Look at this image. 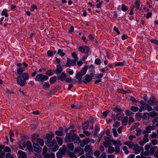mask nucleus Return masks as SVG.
Wrapping results in <instances>:
<instances>
[{
    "mask_svg": "<svg viewBox=\"0 0 158 158\" xmlns=\"http://www.w3.org/2000/svg\"><path fill=\"white\" fill-rule=\"evenodd\" d=\"M78 49L81 52L84 53H88L89 50V47L87 46H81Z\"/></svg>",
    "mask_w": 158,
    "mask_h": 158,
    "instance_id": "0eeeda50",
    "label": "nucleus"
},
{
    "mask_svg": "<svg viewBox=\"0 0 158 158\" xmlns=\"http://www.w3.org/2000/svg\"><path fill=\"white\" fill-rule=\"evenodd\" d=\"M57 80V77L56 76L54 77L51 78L49 80L50 83L53 84L56 82Z\"/></svg>",
    "mask_w": 158,
    "mask_h": 158,
    "instance_id": "ea45409f",
    "label": "nucleus"
},
{
    "mask_svg": "<svg viewBox=\"0 0 158 158\" xmlns=\"http://www.w3.org/2000/svg\"><path fill=\"white\" fill-rule=\"evenodd\" d=\"M112 131L115 137H117L118 135V134L117 132L116 129L115 128H113L112 129Z\"/></svg>",
    "mask_w": 158,
    "mask_h": 158,
    "instance_id": "5fc2aeb1",
    "label": "nucleus"
},
{
    "mask_svg": "<svg viewBox=\"0 0 158 158\" xmlns=\"http://www.w3.org/2000/svg\"><path fill=\"white\" fill-rule=\"evenodd\" d=\"M131 110L134 112H136L138 110V108L137 107L133 106L131 107Z\"/></svg>",
    "mask_w": 158,
    "mask_h": 158,
    "instance_id": "338daca9",
    "label": "nucleus"
},
{
    "mask_svg": "<svg viewBox=\"0 0 158 158\" xmlns=\"http://www.w3.org/2000/svg\"><path fill=\"white\" fill-rule=\"evenodd\" d=\"M26 81L24 79L19 76L17 77V82L21 86L23 87L25 85L26 82Z\"/></svg>",
    "mask_w": 158,
    "mask_h": 158,
    "instance_id": "6e6552de",
    "label": "nucleus"
},
{
    "mask_svg": "<svg viewBox=\"0 0 158 158\" xmlns=\"http://www.w3.org/2000/svg\"><path fill=\"white\" fill-rule=\"evenodd\" d=\"M121 6V9L123 11H125L127 10V8L126 6L124 5L123 4H122Z\"/></svg>",
    "mask_w": 158,
    "mask_h": 158,
    "instance_id": "e2e57ef3",
    "label": "nucleus"
},
{
    "mask_svg": "<svg viewBox=\"0 0 158 158\" xmlns=\"http://www.w3.org/2000/svg\"><path fill=\"white\" fill-rule=\"evenodd\" d=\"M71 138L70 137V133H67L66 135L65 138L64 139V141L66 142H71Z\"/></svg>",
    "mask_w": 158,
    "mask_h": 158,
    "instance_id": "412c9836",
    "label": "nucleus"
},
{
    "mask_svg": "<svg viewBox=\"0 0 158 158\" xmlns=\"http://www.w3.org/2000/svg\"><path fill=\"white\" fill-rule=\"evenodd\" d=\"M27 149L30 152L33 150V147L31 142L30 141H27Z\"/></svg>",
    "mask_w": 158,
    "mask_h": 158,
    "instance_id": "4be33fe9",
    "label": "nucleus"
},
{
    "mask_svg": "<svg viewBox=\"0 0 158 158\" xmlns=\"http://www.w3.org/2000/svg\"><path fill=\"white\" fill-rule=\"evenodd\" d=\"M39 134L37 133L34 134H32L31 136V139L32 142L33 143L35 140L39 137Z\"/></svg>",
    "mask_w": 158,
    "mask_h": 158,
    "instance_id": "a878e982",
    "label": "nucleus"
},
{
    "mask_svg": "<svg viewBox=\"0 0 158 158\" xmlns=\"http://www.w3.org/2000/svg\"><path fill=\"white\" fill-rule=\"evenodd\" d=\"M26 81L24 79L19 76L17 77V82L21 86L23 87L25 85L26 82Z\"/></svg>",
    "mask_w": 158,
    "mask_h": 158,
    "instance_id": "1a4fd4ad",
    "label": "nucleus"
},
{
    "mask_svg": "<svg viewBox=\"0 0 158 158\" xmlns=\"http://www.w3.org/2000/svg\"><path fill=\"white\" fill-rule=\"evenodd\" d=\"M91 146L89 145H87L85 147L84 151L86 152H89L91 150Z\"/></svg>",
    "mask_w": 158,
    "mask_h": 158,
    "instance_id": "58836bf2",
    "label": "nucleus"
},
{
    "mask_svg": "<svg viewBox=\"0 0 158 158\" xmlns=\"http://www.w3.org/2000/svg\"><path fill=\"white\" fill-rule=\"evenodd\" d=\"M54 74L53 72L52 71V70H49L46 71V74L49 76H50Z\"/></svg>",
    "mask_w": 158,
    "mask_h": 158,
    "instance_id": "37998d69",
    "label": "nucleus"
},
{
    "mask_svg": "<svg viewBox=\"0 0 158 158\" xmlns=\"http://www.w3.org/2000/svg\"><path fill=\"white\" fill-rule=\"evenodd\" d=\"M126 112V115L128 116H130L131 115L132 116L134 114L133 113L131 112L130 111L128 110H127Z\"/></svg>",
    "mask_w": 158,
    "mask_h": 158,
    "instance_id": "4d7b16f0",
    "label": "nucleus"
},
{
    "mask_svg": "<svg viewBox=\"0 0 158 158\" xmlns=\"http://www.w3.org/2000/svg\"><path fill=\"white\" fill-rule=\"evenodd\" d=\"M113 110L116 113H120L122 112V110L121 109L117 107L114 108Z\"/></svg>",
    "mask_w": 158,
    "mask_h": 158,
    "instance_id": "8fccbe9b",
    "label": "nucleus"
},
{
    "mask_svg": "<svg viewBox=\"0 0 158 158\" xmlns=\"http://www.w3.org/2000/svg\"><path fill=\"white\" fill-rule=\"evenodd\" d=\"M18 153L19 155V158H27V155L25 152L21 151H19Z\"/></svg>",
    "mask_w": 158,
    "mask_h": 158,
    "instance_id": "a211bd4d",
    "label": "nucleus"
},
{
    "mask_svg": "<svg viewBox=\"0 0 158 158\" xmlns=\"http://www.w3.org/2000/svg\"><path fill=\"white\" fill-rule=\"evenodd\" d=\"M55 134L59 136H62L63 135V132L62 131H56L55 132Z\"/></svg>",
    "mask_w": 158,
    "mask_h": 158,
    "instance_id": "79ce46f5",
    "label": "nucleus"
},
{
    "mask_svg": "<svg viewBox=\"0 0 158 158\" xmlns=\"http://www.w3.org/2000/svg\"><path fill=\"white\" fill-rule=\"evenodd\" d=\"M63 52V49H58V50L57 53L58 54H59L60 56H64L65 55V54Z\"/></svg>",
    "mask_w": 158,
    "mask_h": 158,
    "instance_id": "2f4dec72",
    "label": "nucleus"
},
{
    "mask_svg": "<svg viewBox=\"0 0 158 158\" xmlns=\"http://www.w3.org/2000/svg\"><path fill=\"white\" fill-rule=\"evenodd\" d=\"M136 131L137 132L136 135L137 136L140 135L141 133V130L139 128H138L136 129Z\"/></svg>",
    "mask_w": 158,
    "mask_h": 158,
    "instance_id": "3c124183",
    "label": "nucleus"
},
{
    "mask_svg": "<svg viewBox=\"0 0 158 158\" xmlns=\"http://www.w3.org/2000/svg\"><path fill=\"white\" fill-rule=\"evenodd\" d=\"M95 62L97 64H100L101 63V60L100 59L97 58L95 60Z\"/></svg>",
    "mask_w": 158,
    "mask_h": 158,
    "instance_id": "680f3d73",
    "label": "nucleus"
},
{
    "mask_svg": "<svg viewBox=\"0 0 158 158\" xmlns=\"http://www.w3.org/2000/svg\"><path fill=\"white\" fill-rule=\"evenodd\" d=\"M37 142L39 143L41 146H43L44 145V141L43 139H38L37 140Z\"/></svg>",
    "mask_w": 158,
    "mask_h": 158,
    "instance_id": "a19ab883",
    "label": "nucleus"
},
{
    "mask_svg": "<svg viewBox=\"0 0 158 158\" xmlns=\"http://www.w3.org/2000/svg\"><path fill=\"white\" fill-rule=\"evenodd\" d=\"M87 71V68L84 67L80 72L77 73L76 75V78L78 80V83L80 84L82 82L81 80L83 76L84 75Z\"/></svg>",
    "mask_w": 158,
    "mask_h": 158,
    "instance_id": "f03ea898",
    "label": "nucleus"
},
{
    "mask_svg": "<svg viewBox=\"0 0 158 158\" xmlns=\"http://www.w3.org/2000/svg\"><path fill=\"white\" fill-rule=\"evenodd\" d=\"M89 121H87L85 122L82 125V128L84 130L87 129L89 127Z\"/></svg>",
    "mask_w": 158,
    "mask_h": 158,
    "instance_id": "6ab92c4d",
    "label": "nucleus"
},
{
    "mask_svg": "<svg viewBox=\"0 0 158 158\" xmlns=\"http://www.w3.org/2000/svg\"><path fill=\"white\" fill-rule=\"evenodd\" d=\"M55 154L53 153H47L44 156V158H54Z\"/></svg>",
    "mask_w": 158,
    "mask_h": 158,
    "instance_id": "cd10ccee",
    "label": "nucleus"
},
{
    "mask_svg": "<svg viewBox=\"0 0 158 158\" xmlns=\"http://www.w3.org/2000/svg\"><path fill=\"white\" fill-rule=\"evenodd\" d=\"M67 77V76L64 74V72H62L61 74V75L60 77H58V80H60L61 81H64Z\"/></svg>",
    "mask_w": 158,
    "mask_h": 158,
    "instance_id": "b1692460",
    "label": "nucleus"
},
{
    "mask_svg": "<svg viewBox=\"0 0 158 158\" xmlns=\"http://www.w3.org/2000/svg\"><path fill=\"white\" fill-rule=\"evenodd\" d=\"M125 144L127 145L130 148H132L134 145V143L132 141L127 142Z\"/></svg>",
    "mask_w": 158,
    "mask_h": 158,
    "instance_id": "7c9ffc66",
    "label": "nucleus"
},
{
    "mask_svg": "<svg viewBox=\"0 0 158 158\" xmlns=\"http://www.w3.org/2000/svg\"><path fill=\"white\" fill-rule=\"evenodd\" d=\"M56 141L53 140L52 141L51 140H47L45 142V144L47 146L49 147H52L56 143Z\"/></svg>",
    "mask_w": 158,
    "mask_h": 158,
    "instance_id": "f3484780",
    "label": "nucleus"
},
{
    "mask_svg": "<svg viewBox=\"0 0 158 158\" xmlns=\"http://www.w3.org/2000/svg\"><path fill=\"white\" fill-rule=\"evenodd\" d=\"M48 77L46 75H44L42 74H37L35 78V80L36 81H40L43 82L44 81L47 80Z\"/></svg>",
    "mask_w": 158,
    "mask_h": 158,
    "instance_id": "7ed1b4c3",
    "label": "nucleus"
},
{
    "mask_svg": "<svg viewBox=\"0 0 158 158\" xmlns=\"http://www.w3.org/2000/svg\"><path fill=\"white\" fill-rule=\"evenodd\" d=\"M33 147L35 152L37 153H40L41 151V148L37 143H34Z\"/></svg>",
    "mask_w": 158,
    "mask_h": 158,
    "instance_id": "dca6fc26",
    "label": "nucleus"
},
{
    "mask_svg": "<svg viewBox=\"0 0 158 158\" xmlns=\"http://www.w3.org/2000/svg\"><path fill=\"white\" fill-rule=\"evenodd\" d=\"M72 56L74 58V60L77 61L78 59L77 55L75 52H73L72 54Z\"/></svg>",
    "mask_w": 158,
    "mask_h": 158,
    "instance_id": "a18cd8bd",
    "label": "nucleus"
},
{
    "mask_svg": "<svg viewBox=\"0 0 158 158\" xmlns=\"http://www.w3.org/2000/svg\"><path fill=\"white\" fill-rule=\"evenodd\" d=\"M128 121V118L127 116H125L122 120V123L123 126L127 125Z\"/></svg>",
    "mask_w": 158,
    "mask_h": 158,
    "instance_id": "c85d7f7f",
    "label": "nucleus"
},
{
    "mask_svg": "<svg viewBox=\"0 0 158 158\" xmlns=\"http://www.w3.org/2000/svg\"><path fill=\"white\" fill-rule=\"evenodd\" d=\"M59 146L57 144H56L55 145L54 147L53 148H52L50 149V150L52 152H55L56 151H57L59 148Z\"/></svg>",
    "mask_w": 158,
    "mask_h": 158,
    "instance_id": "c03bdc74",
    "label": "nucleus"
},
{
    "mask_svg": "<svg viewBox=\"0 0 158 158\" xmlns=\"http://www.w3.org/2000/svg\"><path fill=\"white\" fill-rule=\"evenodd\" d=\"M71 142L74 141V143H78L81 142L79 137L77 136L76 134H74L71 136Z\"/></svg>",
    "mask_w": 158,
    "mask_h": 158,
    "instance_id": "2eb2a0df",
    "label": "nucleus"
},
{
    "mask_svg": "<svg viewBox=\"0 0 158 158\" xmlns=\"http://www.w3.org/2000/svg\"><path fill=\"white\" fill-rule=\"evenodd\" d=\"M83 150L81 147L79 148V151H78V156H80L82 155L83 154Z\"/></svg>",
    "mask_w": 158,
    "mask_h": 158,
    "instance_id": "603ef678",
    "label": "nucleus"
},
{
    "mask_svg": "<svg viewBox=\"0 0 158 158\" xmlns=\"http://www.w3.org/2000/svg\"><path fill=\"white\" fill-rule=\"evenodd\" d=\"M6 158H14L13 156L12 155H11V154L10 153H8L6 154Z\"/></svg>",
    "mask_w": 158,
    "mask_h": 158,
    "instance_id": "774afa93",
    "label": "nucleus"
},
{
    "mask_svg": "<svg viewBox=\"0 0 158 158\" xmlns=\"http://www.w3.org/2000/svg\"><path fill=\"white\" fill-rule=\"evenodd\" d=\"M54 136L53 133L51 134H48L46 135V137L48 139V140H51L53 137H54Z\"/></svg>",
    "mask_w": 158,
    "mask_h": 158,
    "instance_id": "c756f323",
    "label": "nucleus"
},
{
    "mask_svg": "<svg viewBox=\"0 0 158 158\" xmlns=\"http://www.w3.org/2000/svg\"><path fill=\"white\" fill-rule=\"evenodd\" d=\"M65 153V151L62 148H60L59 149L58 152L56 154V156L58 158H62Z\"/></svg>",
    "mask_w": 158,
    "mask_h": 158,
    "instance_id": "4468645a",
    "label": "nucleus"
},
{
    "mask_svg": "<svg viewBox=\"0 0 158 158\" xmlns=\"http://www.w3.org/2000/svg\"><path fill=\"white\" fill-rule=\"evenodd\" d=\"M157 102L156 101L155 99L153 97H151L148 101V106H153L155 105Z\"/></svg>",
    "mask_w": 158,
    "mask_h": 158,
    "instance_id": "ddd939ff",
    "label": "nucleus"
},
{
    "mask_svg": "<svg viewBox=\"0 0 158 158\" xmlns=\"http://www.w3.org/2000/svg\"><path fill=\"white\" fill-rule=\"evenodd\" d=\"M103 76V74L102 73L100 74H97L95 75V77L96 79H99L101 78Z\"/></svg>",
    "mask_w": 158,
    "mask_h": 158,
    "instance_id": "bf43d9fd",
    "label": "nucleus"
},
{
    "mask_svg": "<svg viewBox=\"0 0 158 158\" xmlns=\"http://www.w3.org/2000/svg\"><path fill=\"white\" fill-rule=\"evenodd\" d=\"M50 87V85L48 83L46 82L43 85V88L44 89L49 88Z\"/></svg>",
    "mask_w": 158,
    "mask_h": 158,
    "instance_id": "4c0bfd02",
    "label": "nucleus"
},
{
    "mask_svg": "<svg viewBox=\"0 0 158 158\" xmlns=\"http://www.w3.org/2000/svg\"><path fill=\"white\" fill-rule=\"evenodd\" d=\"M147 115H149V113H144L143 114V116L142 117V118L143 120H145L147 119Z\"/></svg>",
    "mask_w": 158,
    "mask_h": 158,
    "instance_id": "052dcab7",
    "label": "nucleus"
},
{
    "mask_svg": "<svg viewBox=\"0 0 158 158\" xmlns=\"http://www.w3.org/2000/svg\"><path fill=\"white\" fill-rule=\"evenodd\" d=\"M154 127L158 126V116L155 118L152 121Z\"/></svg>",
    "mask_w": 158,
    "mask_h": 158,
    "instance_id": "5701e85b",
    "label": "nucleus"
},
{
    "mask_svg": "<svg viewBox=\"0 0 158 158\" xmlns=\"http://www.w3.org/2000/svg\"><path fill=\"white\" fill-rule=\"evenodd\" d=\"M139 124L138 123H134L133 125L131 126V130L137 128L139 126Z\"/></svg>",
    "mask_w": 158,
    "mask_h": 158,
    "instance_id": "6e6d98bb",
    "label": "nucleus"
},
{
    "mask_svg": "<svg viewBox=\"0 0 158 158\" xmlns=\"http://www.w3.org/2000/svg\"><path fill=\"white\" fill-rule=\"evenodd\" d=\"M68 148L71 151L73 150L74 148V146L73 143H70L68 144Z\"/></svg>",
    "mask_w": 158,
    "mask_h": 158,
    "instance_id": "e433bc0d",
    "label": "nucleus"
},
{
    "mask_svg": "<svg viewBox=\"0 0 158 158\" xmlns=\"http://www.w3.org/2000/svg\"><path fill=\"white\" fill-rule=\"evenodd\" d=\"M134 122V120L133 118L131 117L129 118L128 124H130L131 123H133Z\"/></svg>",
    "mask_w": 158,
    "mask_h": 158,
    "instance_id": "69168bd1",
    "label": "nucleus"
},
{
    "mask_svg": "<svg viewBox=\"0 0 158 158\" xmlns=\"http://www.w3.org/2000/svg\"><path fill=\"white\" fill-rule=\"evenodd\" d=\"M139 2H140V1H136L135 2V7H136V9L137 10H138V9H139V6H140Z\"/></svg>",
    "mask_w": 158,
    "mask_h": 158,
    "instance_id": "de8ad7c7",
    "label": "nucleus"
},
{
    "mask_svg": "<svg viewBox=\"0 0 158 158\" xmlns=\"http://www.w3.org/2000/svg\"><path fill=\"white\" fill-rule=\"evenodd\" d=\"M148 134H146L144 135V137L143 139V140L144 141L145 143L147 142L148 141Z\"/></svg>",
    "mask_w": 158,
    "mask_h": 158,
    "instance_id": "09e8293b",
    "label": "nucleus"
},
{
    "mask_svg": "<svg viewBox=\"0 0 158 158\" xmlns=\"http://www.w3.org/2000/svg\"><path fill=\"white\" fill-rule=\"evenodd\" d=\"M149 114L150 117L152 118L158 116V113L154 111L150 112Z\"/></svg>",
    "mask_w": 158,
    "mask_h": 158,
    "instance_id": "393cba45",
    "label": "nucleus"
},
{
    "mask_svg": "<svg viewBox=\"0 0 158 158\" xmlns=\"http://www.w3.org/2000/svg\"><path fill=\"white\" fill-rule=\"evenodd\" d=\"M25 69L19 68L17 69V73L19 75V77L24 79L26 81L28 80L29 78L28 74L26 72L23 73Z\"/></svg>",
    "mask_w": 158,
    "mask_h": 158,
    "instance_id": "f257e3e1",
    "label": "nucleus"
},
{
    "mask_svg": "<svg viewBox=\"0 0 158 158\" xmlns=\"http://www.w3.org/2000/svg\"><path fill=\"white\" fill-rule=\"evenodd\" d=\"M112 142L113 144L115 145H118L119 146H121L122 144L120 142L119 140H113Z\"/></svg>",
    "mask_w": 158,
    "mask_h": 158,
    "instance_id": "f704fd0d",
    "label": "nucleus"
},
{
    "mask_svg": "<svg viewBox=\"0 0 158 158\" xmlns=\"http://www.w3.org/2000/svg\"><path fill=\"white\" fill-rule=\"evenodd\" d=\"M56 138L57 140V143L60 145H61L63 143L62 139L60 137L56 136Z\"/></svg>",
    "mask_w": 158,
    "mask_h": 158,
    "instance_id": "72a5a7b5",
    "label": "nucleus"
},
{
    "mask_svg": "<svg viewBox=\"0 0 158 158\" xmlns=\"http://www.w3.org/2000/svg\"><path fill=\"white\" fill-rule=\"evenodd\" d=\"M140 103L142 107L143 108V110H147L148 111H150L152 110V108L151 106H148V105L145 103L143 100L141 101Z\"/></svg>",
    "mask_w": 158,
    "mask_h": 158,
    "instance_id": "20e7f679",
    "label": "nucleus"
},
{
    "mask_svg": "<svg viewBox=\"0 0 158 158\" xmlns=\"http://www.w3.org/2000/svg\"><path fill=\"white\" fill-rule=\"evenodd\" d=\"M115 151L114 148L112 146L109 147L108 149V152L110 154L113 153Z\"/></svg>",
    "mask_w": 158,
    "mask_h": 158,
    "instance_id": "473e14b6",
    "label": "nucleus"
},
{
    "mask_svg": "<svg viewBox=\"0 0 158 158\" xmlns=\"http://www.w3.org/2000/svg\"><path fill=\"white\" fill-rule=\"evenodd\" d=\"M104 139L106 142H107L108 143H110L112 141V139H110L109 137L107 136L104 137Z\"/></svg>",
    "mask_w": 158,
    "mask_h": 158,
    "instance_id": "49530a36",
    "label": "nucleus"
},
{
    "mask_svg": "<svg viewBox=\"0 0 158 158\" xmlns=\"http://www.w3.org/2000/svg\"><path fill=\"white\" fill-rule=\"evenodd\" d=\"M104 134V132H101L98 136V142H99L100 140L102 138Z\"/></svg>",
    "mask_w": 158,
    "mask_h": 158,
    "instance_id": "13d9d810",
    "label": "nucleus"
},
{
    "mask_svg": "<svg viewBox=\"0 0 158 158\" xmlns=\"http://www.w3.org/2000/svg\"><path fill=\"white\" fill-rule=\"evenodd\" d=\"M125 63V62L124 61L122 62H118L117 63H116L115 65V66H123L124 65V64Z\"/></svg>",
    "mask_w": 158,
    "mask_h": 158,
    "instance_id": "864d4df0",
    "label": "nucleus"
},
{
    "mask_svg": "<svg viewBox=\"0 0 158 158\" xmlns=\"http://www.w3.org/2000/svg\"><path fill=\"white\" fill-rule=\"evenodd\" d=\"M62 68L60 64L58 65L57 69L55 70V73L56 74L60 73L62 71Z\"/></svg>",
    "mask_w": 158,
    "mask_h": 158,
    "instance_id": "bb28decb",
    "label": "nucleus"
},
{
    "mask_svg": "<svg viewBox=\"0 0 158 158\" xmlns=\"http://www.w3.org/2000/svg\"><path fill=\"white\" fill-rule=\"evenodd\" d=\"M67 62L66 64V66L67 67L70 65L71 66H74L75 65L77 61L73 60H70V58H67Z\"/></svg>",
    "mask_w": 158,
    "mask_h": 158,
    "instance_id": "9d476101",
    "label": "nucleus"
},
{
    "mask_svg": "<svg viewBox=\"0 0 158 158\" xmlns=\"http://www.w3.org/2000/svg\"><path fill=\"white\" fill-rule=\"evenodd\" d=\"M4 151L5 152H11V150L10 149V148L8 147H6L4 149Z\"/></svg>",
    "mask_w": 158,
    "mask_h": 158,
    "instance_id": "0e129e2a",
    "label": "nucleus"
},
{
    "mask_svg": "<svg viewBox=\"0 0 158 158\" xmlns=\"http://www.w3.org/2000/svg\"><path fill=\"white\" fill-rule=\"evenodd\" d=\"M94 77L89 74H86L85 77V80L83 81V82L85 84L90 82Z\"/></svg>",
    "mask_w": 158,
    "mask_h": 158,
    "instance_id": "f8f14e48",
    "label": "nucleus"
},
{
    "mask_svg": "<svg viewBox=\"0 0 158 158\" xmlns=\"http://www.w3.org/2000/svg\"><path fill=\"white\" fill-rule=\"evenodd\" d=\"M86 67L87 68V70H88L90 75L92 76H94L95 75V71L94 67L92 65H90V66H85L84 67Z\"/></svg>",
    "mask_w": 158,
    "mask_h": 158,
    "instance_id": "39448f33",
    "label": "nucleus"
},
{
    "mask_svg": "<svg viewBox=\"0 0 158 158\" xmlns=\"http://www.w3.org/2000/svg\"><path fill=\"white\" fill-rule=\"evenodd\" d=\"M68 155L71 158H77V156L73 152H69Z\"/></svg>",
    "mask_w": 158,
    "mask_h": 158,
    "instance_id": "c9c22d12",
    "label": "nucleus"
},
{
    "mask_svg": "<svg viewBox=\"0 0 158 158\" xmlns=\"http://www.w3.org/2000/svg\"><path fill=\"white\" fill-rule=\"evenodd\" d=\"M154 126H148L146 127L145 129L143 131L142 133L144 134H147L150 132L151 131L153 130L154 128Z\"/></svg>",
    "mask_w": 158,
    "mask_h": 158,
    "instance_id": "9b49d317",
    "label": "nucleus"
},
{
    "mask_svg": "<svg viewBox=\"0 0 158 158\" xmlns=\"http://www.w3.org/2000/svg\"><path fill=\"white\" fill-rule=\"evenodd\" d=\"M133 150L136 154H139L141 151L143 152V147L139 146L137 144H136L134 146Z\"/></svg>",
    "mask_w": 158,
    "mask_h": 158,
    "instance_id": "423d86ee",
    "label": "nucleus"
},
{
    "mask_svg": "<svg viewBox=\"0 0 158 158\" xmlns=\"http://www.w3.org/2000/svg\"><path fill=\"white\" fill-rule=\"evenodd\" d=\"M124 116V114L121 113H118L116 114V119L118 120H120L122 119Z\"/></svg>",
    "mask_w": 158,
    "mask_h": 158,
    "instance_id": "aec40b11",
    "label": "nucleus"
}]
</instances>
